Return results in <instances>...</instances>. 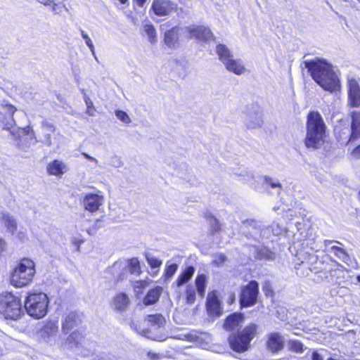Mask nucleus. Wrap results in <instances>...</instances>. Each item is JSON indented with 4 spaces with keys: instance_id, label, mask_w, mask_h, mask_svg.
Segmentation results:
<instances>
[{
    "instance_id": "obj_1",
    "label": "nucleus",
    "mask_w": 360,
    "mask_h": 360,
    "mask_svg": "<svg viewBox=\"0 0 360 360\" xmlns=\"http://www.w3.org/2000/svg\"><path fill=\"white\" fill-rule=\"evenodd\" d=\"M304 64L313 79L324 90L333 92L338 89L339 79L330 63L317 58L311 60H305Z\"/></svg>"
},
{
    "instance_id": "obj_2",
    "label": "nucleus",
    "mask_w": 360,
    "mask_h": 360,
    "mask_svg": "<svg viewBox=\"0 0 360 360\" xmlns=\"http://www.w3.org/2000/svg\"><path fill=\"white\" fill-rule=\"evenodd\" d=\"M307 134L304 144L309 148L316 149L323 142L326 125L321 114L317 111H310L307 117Z\"/></svg>"
},
{
    "instance_id": "obj_3",
    "label": "nucleus",
    "mask_w": 360,
    "mask_h": 360,
    "mask_svg": "<svg viewBox=\"0 0 360 360\" xmlns=\"http://www.w3.org/2000/svg\"><path fill=\"white\" fill-rule=\"evenodd\" d=\"M35 274V265L32 260L24 258L11 273V284L16 288H22L30 283Z\"/></svg>"
},
{
    "instance_id": "obj_4",
    "label": "nucleus",
    "mask_w": 360,
    "mask_h": 360,
    "mask_svg": "<svg viewBox=\"0 0 360 360\" xmlns=\"http://www.w3.org/2000/svg\"><path fill=\"white\" fill-rule=\"evenodd\" d=\"M49 297L44 292L29 293L25 301V309L28 315L40 319L47 314Z\"/></svg>"
},
{
    "instance_id": "obj_5",
    "label": "nucleus",
    "mask_w": 360,
    "mask_h": 360,
    "mask_svg": "<svg viewBox=\"0 0 360 360\" xmlns=\"http://www.w3.org/2000/svg\"><path fill=\"white\" fill-rule=\"evenodd\" d=\"M257 330V326L251 323L241 331L232 333L228 338L230 347L238 353L246 352L250 348V342L256 335Z\"/></svg>"
},
{
    "instance_id": "obj_6",
    "label": "nucleus",
    "mask_w": 360,
    "mask_h": 360,
    "mask_svg": "<svg viewBox=\"0 0 360 360\" xmlns=\"http://www.w3.org/2000/svg\"><path fill=\"white\" fill-rule=\"evenodd\" d=\"M22 314L20 300L11 292L0 295V314L8 320H17Z\"/></svg>"
},
{
    "instance_id": "obj_7",
    "label": "nucleus",
    "mask_w": 360,
    "mask_h": 360,
    "mask_svg": "<svg viewBox=\"0 0 360 360\" xmlns=\"http://www.w3.org/2000/svg\"><path fill=\"white\" fill-rule=\"evenodd\" d=\"M259 293V284L255 281H250L242 288L240 296L241 307H249L255 305Z\"/></svg>"
},
{
    "instance_id": "obj_8",
    "label": "nucleus",
    "mask_w": 360,
    "mask_h": 360,
    "mask_svg": "<svg viewBox=\"0 0 360 360\" xmlns=\"http://www.w3.org/2000/svg\"><path fill=\"white\" fill-rule=\"evenodd\" d=\"M245 124L248 129H256L262 126L263 115L257 105H251L247 108Z\"/></svg>"
},
{
    "instance_id": "obj_9",
    "label": "nucleus",
    "mask_w": 360,
    "mask_h": 360,
    "mask_svg": "<svg viewBox=\"0 0 360 360\" xmlns=\"http://www.w3.org/2000/svg\"><path fill=\"white\" fill-rule=\"evenodd\" d=\"M178 5L170 0H153L151 11L155 15L167 16L177 10Z\"/></svg>"
},
{
    "instance_id": "obj_10",
    "label": "nucleus",
    "mask_w": 360,
    "mask_h": 360,
    "mask_svg": "<svg viewBox=\"0 0 360 360\" xmlns=\"http://www.w3.org/2000/svg\"><path fill=\"white\" fill-rule=\"evenodd\" d=\"M323 245L326 248L325 251L329 254L334 255L339 259L345 263H348L349 256L345 249L337 245H343L340 241L335 240H325Z\"/></svg>"
},
{
    "instance_id": "obj_11",
    "label": "nucleus",
    "mask_w": 360,
    "mask_h": 360,
    "mask_svg": "<svg viewBox=\"0 0 360 360\" xmlns=\"http://www.w3.org/2000/svg\"><path fill=\"white\" fill-rule=\"evenodd\" d=\"M348 101L352 108L360 106V86L359 82L354 78H350L347 82Z\"/></svg>"
},
{
    "instance_id": "obj_12",
    "label": "nucleus",
    "mask_w": 360,
    "mask_h": 360,
    "mask_svg": "<svg viewBox=\"0 0 360 360\" xmlns=\"http://www.w3.org/2000/svg\"><path fill=\"white\" fill-rule=\"evenodd\" d=\"M186 30L189 33L191 38H195L201 41H207L214 37L212 31L205 26L193 25L186 27Z\"/></svg>"
},
{
    "instance_id": "obj_13",
    "label": "nucleus",
    "mask_w": 360,
    "mask_h": 360,
    "mask_svg": "<svg viewBox=\"0 0 360 360\" xmlns=\"http://www.w3.org/2000/svg\"><path fill=\"white\" fill-rule=\"evenodd\" d=\"M103 200L102 195L89 193L84 196L82 204L85 210L93 212L99 209L103 202Z\"/></svg>"
},
{
    "instance_id": "obj_14",
    "label": "nucleus",
    "mask_w": 360,
    "mask_h": 360,
    "mask_svg": "<svg viewBox=\"0 0 360 360\" xmlns=\"http://www.w3.org/2000/svg\"><path fill=\"white\" fill-rule=\"evenodd\" d=\"M168 23H164L160 25L162 31H165V43L169 48H174L178 44L179 41V27H173L169 30Z\"/></svg>"
},
{
    "instance_id": "obj_15",
    "label": "nucleus",
    "mask_w": 360,
    "mask_h": 360,
    "mask_svg": "<svg viewBox=\"0 0 360 360\" xmlns=\"http://www.w3.org/2000/svg\"><path fill=\"white\" fill-rule=\"evenodd\" d=\"M206 307L207 312L210 316H221V303L217 297V291H212L208 293L206 302Z\"/></svg>"
},
{
    "instance_id": "obj_16",
    "label": "nucleus",
    "mask_w": 360,
    "mask_h": 360,
    "mask_svg": "<svg viewBox=\"0 0 360 360\" xmlns=\"http://www.w3.org/2000/svg\"><path fill=\"white\" fill-rule=\"evenodd\" d=\"M58 326L56 321H48L39 331V336L45 341L50 342L56 337Z\"/></svg>"
},
{
    "instance_id": "obj_17",
    "label": "nucleus",
    "mask_w": 360,
    "mask_h": 360,
    "mask_svg": "<svg viewBox=\"0 0 360 360\" xmlns=\"http://www.w3.org/2000/svg\"><path fill=\"white\" fill-rule=\"evenodd\" d=\"M284 347V338L278 333L269 334L267 340V348L272 352H277L283 349Z\"/></svg>"
},
{
    "instance_id": "obj_18",
    "label": "nucleus",
    "mask_w": 360,
    "mask_h": 360,
    "mask_svg": "<svg viewBox=\"0 0 360 360\" xmlns=\"http://www.w3.org/2000/svg\"><path fill=\"white\" fill-rule=\"evenodd\" d=\"M82 322L80 316L75 311L69 313L65 318L62 325V330L65 333H68L75 326H77Z\"/></svg>"
},
{
    "instance_id": "obj_19",
    "label": "nucleus",
    "mask_w": 360,
    "mask_h": 360,
    "mask_svg": "<svg viewBox=\"0 0 360 360\" xmlns=\"http://www.w3.org/2000/svg\"><path fill=\"white\" fill-rule=\"evenodd\" d=\"M243 321V316L240 313H234L229 316L224 324V328L227 331L238 330Z\"/></svg>"
},
{
    "instance_id": "obj_20",
    "label": "nucleus",
    "mask_w": 360,
    "mask_h": 360,
    "mask_svg": "<svg viewBox=\"0 0 360 360\" xmlns=\"http://www.w3.org/2000/svg\"><path fill=\"white\" fill-rule=\"evenodd\" d=\"M360 137V112H352L351 134L349 141H353Z\"/></svg>"
},
{
    "instance_id": "obj_21",
    "label": "nucleus",
    "mask_w": 360,
    "mask_h": 360,
    "mask_svg": "<svg viewBox=\"0 0 360 360\" xmlns=\"http://www.w3.org/2000/svg\"><path fill=\"white\" fill-rule=\"evenodd\" d=\"M227 70L234 73L236 75H243L246 69L240 59H233V58L224 64Z\"/></svg>"
},
{
    "instance_id": "obj_22",
    "label": "nucleus",
    "mask_w": 360,
    "mask_h": 360,
    "mask_svg": "<svg viewBox=\"0 0 360 360\" xmlns=\"http://www.w3.org/2000/svg\"><path fill=\"white\" fill-rule=\"evenodd\" d=\"M195 271V268L193 266H187L181 271L176 281L172 284V286L176 285L177 288H179L187 283L193 277Z\"/></svg>"
},
{
    "instance_id": "obj_23",
    "label": "nucleus",
    "mask_w": 360,
    "mask_h": 360,
    "mask_svg": "<svg viewBox=\"0 0 360 360\" xmlns=\"http://www.w3.org/2000/svg\"><path fill=\"white\" fill-rule=\"evenodd\" d=\"M162 288L160 286H156L150 289L145 296L143 303L146 305H152L156 303L162 294Z\"/></svg>"
},
{
    "instance_id": "obj_24",
    "label": "nucleus",
    "mask_w": 360,
    "mask_h": 360,
    "mask_svg": "<svg viewBox=\"0 0 360 360\" xmlns=\"http://www.w3.org/2000/svg\"><path fill=\"white\" fill-rule=\"evenodd\" d=\"M129 304V299L124 293L117 294L113 299L112 307L115 311H124Z\"/></svg>"
},
{
    "instance_id": "obj_25",
    "label": "nucleus",
    "mask_w": 360,
    "mask_h": 360,
    "mask_svg": "<svg viewBox=\"0 0 360 360\" xmlns=\"http://www.w3.org/2000/svg\"><path fill=\"white\" fill-rule=\"evenodd\" d=\"M216 52L219 59L224 64L233 58V54L230 49L224 44H219L216 47Z\"/></svg>"
},
{
    "instance_id": "obj_26",
    "label": "nucleus",
    "mask_w": 360,
    "mask_h": 360,
    "mask_svg": "<svg viewBox=\"0 0 360 360\" xmlns=\"http://www.w3.org/2000/svg\"><path fill=\"white\" fill-rule=\"evenodd\" d=\"M84 340V334L78 330H75L68 337L66 343L70 348H73L82 345Z\"/></svg>"
},
{
    "instance_id": "obj_27",
    "label": "nucleus",
    "mask_w": 360,
    "mask_h": 360,
    "mask_svg": "<svg viewBox=\"0 0 360 360\" xmlns=\"http://www.w3.org/2000/svg\"><path fill=\"white\" fill-rule=\"evenodd\" d=\"M207 276L202 274L197 276L195 280V284L196 287V290L200 297H203L205 293V289L207 287Z\"/></svg>"
},
{
    "instance_id": "obj_28",
    "label": "nucleus",
    "mask_w": 360,
    "mask_h": 360,
    "mask_svg": "<svg viewBox=\"0 0 360 360\" xmlns=\"http://www.w3.org/2000/svg\"><path fill=\"white\" fill-rule=\"evenodd\" d=\"M4 110L6 112V122L4 124V129H9L13 125L15 124V121L13 120V115L14 112L16 111V108L11 105V104H6L4 106Z\"/></svg>"
},
{
    "instance_id": "obj_29",
    "label": "nucleus",
    "mask_w": 360,
    "mask_h": 360,
    "mask_svg": "<svg viewBox=\"0 0 360 360\" xmlns=\"http://www.w3.org/2000/svg\"><path fill=\"white\" fill-rule=\"evenodd\" d=\"M64 167L63 162L56 160L48 165L47 170L50 174L57 176L63 174Z\"/></svg>"
},
{
    "instance_id": "obj_30",
    "label": "nucleus",
    "mask_w": 360,
    "mask_h": 360,
    "mask_svg": "<svg viewBox=\"0 0 360 360\" xmlns=\"http://www.w3.org/2000/svg\"><path fill=\"white\" fill-rule=\"evenodd\" d=\"M206 335L207 334L205 333L193 330L187 334H185L184 335V339L189 342H195L197 344H201L202 342L205 340V338L202 336Z\"/></svg>"
},
{
    "instance_id": "obj_31",
    "label": "nucleus",
    "mask_w": 360,
    "mask_h": 360,
    "mask_svg": "<svg viewBox=\"0 0 360 360\" xmlns=\"http://www.w3.org/2000/svg\"><path fill=\"white\" fill-rule=\"evenodd\" d=\"M146 321L156 328L162 327L165 323V319L161 314L148 315Z\"/></svg>"
},
{
    "instance_id": "obj_32",
    "label": "nucleus",
    "mask_w": 360,
    "mask_h": 360,
    "mask_svg": "<svg viewBox=\"0 0 360 360\" xmlns=\"http://www.w3.org/2000/svg\"><path fill=\"white\" fill-rule=\"evenodd\" d=\"M178 270V264H172L170 261H167L165 265L164 276L166 280L171 279Z\"/></svg>"
},
{
    "instance_id": "obj_33",
    "label": "nucleus",
    "mask_w": 360,
    "mask_h": 360,
    "mask_svg": "<svg viewBox=\"0 0 360 360\" xmlns=\"http://www.w3.org/2000/svg\"><path fill=\"white\" fill-rule=\"evenodd\" d=\"M127 268V271L132 274H139L141 272L140 263L136 258H132L129 260Z\"/></svg>"
},
{
    "instance_id": "obj_34",
    "label": "nucleus",
    "mask_w": 360,
    "mask_h": 360,
    "mask_svg": "<svg viewBox=\"0 0 360 360\" xmlns=\"http://www.w3.org/2000/svg\"><path fill=\"white\" fill-rule=\"evenodd\" d=\"M195 301V289L192 285H188L186 289V302L193 304Z\"/></svg>"
},
{
    "instance_id": "obj_35",
    "label": "nucleus",
    "mask_w": 360,
    "mask_h": 360,
    "mask_svg": "<svg viewBox=\"0 0 360 360\" xmlns=\"http://www.w3.org/2000/svg\"><path fill=\"white\" fill-rule=\"evenodd\" d=\"M264 181L265 184H266L267 185H269L272 188H278L277 194L280 195V193L282 191V186L279 183L278 179H274L269 176H264Z\"/></svg>"
},
{
    "instance_id": "obj_36",
    "label": "nucleus",
    "mask_w": 360,
    "mask_h": 360,
    "mask_svg": "<svg viewBox=\"0 0 360 360\" xmlns=\"http://www.w3.org/2000/svg\"><path fill=\"white\" fill-rule=\"evenodd\" d=\"M144 32L148 36V40L150 43H155L157 41L156 31L153 25H146L144 26Z\"/></svg>"
},
{
    "instance_id": "obj_37",
    "label": "nucleus",
    "mask_w": 360,
    "mask_h": 360,
    "mask_svg": "<svg viewBox=\"0 0 360 360\" xmlns=\"http://www.w3.org/2000/svg\"><path fill=\"white\" fill-rule=\"evenodd\" d=\"M145 256L148 264L153 269L159 268L162 264V260L155 257L150 253H146Z\"/></svg>"
},
{
    "instance_id": "obj_38",
    "label": "nucleus",
    "mask_w": 360,
    "mask_h": 360,
    "mask_svg": "<svg viewBox=\"0 0 360 360\" xmlns=\"http://www.w3.org/2000/svg\"><path fill=\"white\" fill-rule=\"evenodd\" d=\"M4 221L5 226H6V228L8 229V230L10 232L13 233L16 230V228H17L16 222L13 217L9 216V215H6L4 217Z\"/></svg>"
},
{
    "instance_id": "obj_39",
    "label": "nucleus",
    "mask_w": 360,
    "mask_h": 360,
    "mask_svg": "<svg viewBox=\"0 0 360 360\" xmlns=\"http://www.w3.org/2000/svg\"><path fill=\"white\" fill-rule=\"evenodd\" d=\"M80 31H81V34H82V38L84 39L86 44L89 48V49L91 51L92 55L94 56L95 60L96 61H98V58H97V57L96 56V53H95V50H94V46L93 44V42H92L91 39H90V37L88 36V34L84 30H80Z\"/></svg>"
},
{
    "instance_id": "obj_40",
    "label": "nucleus",
    "mask_w": 360,
    "mask_h": 360,
    "mask_svg": "<svg viewBox=\"0 0 360 360\" xmlns=\"http://www.w3.org/2000/svg\"><path fill=\"white\" fill-rule=\"evenodd\" d=\"M289 347L291 350L297 353H302L304 350V345L299 340H290Z\"/></svg>"
},
{
    "instance_id": "obj_41",
    "label": "nucleus",
    "mask_w": 360,
    "mask_h": 360,
    "mask_svg": "<svg viewBox=\"0 0 360 360\" xmlns=\"http://www.w3.org/2000/svg\"><path fill=\"white\" fill-rule=\"evenodd\" d=\"M50 6L51 11L54 14H60L62 12V9L65 8L68 11L66 6L63 3L56 4L54 0Z\"/></svg>"
},
{
    "instance_id": "obj_42",
    "label": "nucleus",
    "mask_w": 360,
    "mask_h": 360,
    "mask_svg": "<svg viewBox=\"0 0 360 360\" xmlns=\"http://www.w3.org/2000/svg\"><path fill=\"white\" fill-rule=\"evenodd\" d=\"M115 115L120 121L125 124H129L131 122V119L129 116L124 111L117 110L115 111Z\"/></svg>"
},
{
    "instance_id": "obj_43",
    "label": "nucleus",
    "mask_w": 360,
    "mask_h": 360,
    "mask_svg": "<svg viewBox=\"0 0 360 360\" xmlns=\"http://www.w3.org/2000/svg\"><path fill=\"white\" fill-rule=\"evenodd\" d=\"M41 126L44 131L55 132L56 131V127L46 120L42 121Z\"/></svg>"
},
{
    "instance_id": "obj_44",
    "label": "nucleus",
    "mask_w": 360,
    "mask_h": 360,
    "mask_svg": "<svg viewBox=\"0 0 360 360\" xmlns=\"http://www.w3.org/2000/svg\"><path fill=\"white\" fill-rule=\"evenodd\" d=\"M102 226V220L97 219L91 228H89L86 230L87 233L89 235H94L95 233Z\"/></svg>"
},
{
    "instance_id": "obj_45",
    "label": "nucleus",
    "mask_w": 360,
    "mask_h": 360,
    "mask_svg": "<svg viewBox=\"0 0 360 360\" xmlns=\"http://www.w3.org/2000/svg\"><path fill=\"white\" fill-rule=\"evenodd\" d=\"M43 139H41V142L44 143L47 146H51L52 145L51 141V133L49 131H44Z\"/></svg>"
},
{
    "instance_id": "obj_46",
    "label": "nucleus",
    "mask_w": 360,
    "mask_h": 360,
    "mask_svg": "<svg viewBox=\"0 0 360 360\" xmlns=\"http://www.w3.org/2000/svg\"><path fill=\"white\" fill-rule=\"evenodd\" d=\"M226 260V257L224 254H219L215 256L213 262L217 266L221 265Z\"/></svg>"
},
{
    "instance_id": "obj_47",
    "label": "nucleus",
    "mask_w": 360,
    "mask_h": 360,
    "mask_svg": "<svg viewBox=\"0 0 360 360\" xmlns=\"http://www.w3.org/2000/svg\"><path fill=\"white\" fill-rule=\"evenodd\" d=\"M210 224L212 228L215 232H217L220 230V224L219 221L213 218L212 221H210Z\"/></svg>"
},
{
    "instance_id": "obj_48",
    "label": "nucleus",
    "mask_w": 360,
    "mask_h": 360,
    "mask_svg": "<svg viewBox=\"0 0 360 360\" xmlns=\"http://www.w3.org/2000/svg\"><path fill=\"white\" fill-rule=\"evenodd\" d=\"M37 3L43 4L45 6H51L53 0H35Z\"/></svg>"
},
{
    "instance_id": "obj_49",
    "label": "nucleus",
    "mask_w": 360,
    "mask_h": 360,
    "mask_svg": "<svg viewBox=\"0 0 360 360\" xmlns=\"http://www.w3.org/2000/svg\"><path fill=\"white\" fill-rule=\"evenodd\" d=\"M97 360H113V358L108 354H103L98 356Z\"/></svg>"
},
{
    "instance_id": "obj_50",
    "label": "nucleus",
    "mask_w": 360,
    "mask_h": 360,
    "mask_svg": "<svg viewBox=\"0 0 360 360\" xmlns=\"http://www.w3.org/2000/svg\"><path fill=\"white\" fill-rule=\"evenodd\" d=\"M311 359L312 360H323L322 356L316 351H314L312 352Z\"/></svg>"
},
{
    "instance_id": "obj_51",
    "label": "nucleus",
    "mask_w": 360,
    "mask_h": 360,
    "mask_svg": "<svg viewBox=\"0 0 360 360\" xmlns=\"http://www.w3.org/2000/svg\"><path fill=\"white\" fill-rule=\"evenodd\" d=\"M82 155L89 160L94 162L96 165L98 164V160L94 157L90 156L87 153H83Z\"/></svg>"
},
{
    "instance_id": "obj_52",
    "label": "nucleus",
    "mask_w": 360,
    "mask_h": 360,
    "mask_svg": "<svg viewBox=\"0 0 360 360\" xmlns=\"http://www.w3.org/2000/svg\"><path fill=\"white\" fill-rule=\"evenodd\" d=\"M353 154L358 158H360V145L354 150Z\"/></svg>"
},
{
    "instance_id": "obj_53",
    "label": "nucleus",
    "mask_w": 360,
    "mask_h": 360,
    "mask_svg": "<svg viewBox=\"0 0 360 360\" xmlns=\"http://www.w3.org/2000/svg\"><path fill=\"white\" fill-rule=\"evenodd\" d=\"M133 1H135L136 3V4L138 6H139L140 7L143 6L145 3L147 1V0H133Z\"/></svg>"
},
{
    "instance_id": "obj_54",
    "label": "nucleus",
    "mask_w": 360,
    "mask_h": 360,
    "mask_svg": "<svg viewBox=\"0 0 360 360\" xmlns=\"http://www.w3.org/2000/svg\"><path fill=\"white\" fill-rule=\"evenodd\" d=\"M139 333L143 336H146L148 338H152L150 336L148 335L149 331L148 330H142L141 332Z\"/></svg>"
},
{
    "instance_id": "obj_55",
    "label": "nucleus",
    "mask_w": 360,
    "mask_h": 360,
    "mask_svg": "<svg viewBox=\"0 0 360 360\" xmlns=\"http://www.w3.org/2000/svg\"><path fill=\"white\" fill-rule=\"evenodd\" d=\"M85 103H86V105H87L88 108H89L90 107H91V106H92V105H93V103H92V101L90 100V98H85Z\"/></svg>"
},
{
    "instance_id": "obj_56",
    "label": "nucleus",
    "mask_w": 360,
    "mask_h": 360,
    "mask_svg": "<svg viewBox=\"0 0 360 360\" xmlns=\"http://www.w3.org/2000/svg\"><path fill=\"white\" fill-rule=\"evenodd\" d=\"M245 223L248 224L250 226H254V225L255 224V221L254 220H250V221H246Z\"/></svg>"
},
{
    "instance_id": "obj_57",
    "label": "nucleus",
    "mask_w": 360,
    "mask_h": 360,
    "mask_svg": "<svg viewBox=\"0 0 360 360\" xmlns=\"http://www.w3.org/2000/svg\"><path fill=\"white\" fill-rule=\"evenodd\" d=\"M273 232L275 235H278L280 234V231L279 230H274L273 229Z\"/></svg>"
},
{
    "instance_id": "obj_58",
    "label": "nucleus",
    "mask_w": 360,
    "mask_h": 360,
    "mask_svg": "<svg viewBox=\"0 0 360 360\" xmlns=\"http://www.w3.org/2000/svg\"><path fill=\"white\" fill-rule=\"evenodd\" d=\"M148 356H150V358H154L155 354H153L151 352H148Z\"/></svg>"
},
{
    "instance_id": "obj_59",
    "label": "nucleus",
    "mask_w": 360,
    "mask_h": 360,
    "mask_svg": "<svg viewBox=\"0 0 360 360\" xmlns=\"http://www.w3.org/2000/svg\"><path fill=\"white\" fill-rule=\"evenodd\" d=\"M128 0H119L121 4H126Z\"/></svg>"
},
{
    "instance_id": "obj_60",
    "label": "nucleus",
    "mask_w": 360,
    "mask_h": 360,
    "mask_svg": "<svg viewBox=\"0 0 360 360\" xmlns=\"http://www.w3.org/2000/svg\"><path fill=\"white\" fill-rule=\"evenodd\" d=\"M357 281L360 283V275L357 276Z\"/></svg>"
},
{
    "instance_id": "obj_61",
    "label": "nucleus",
    "mask_w": 360,
    "mask_h": 360,
    "mask_svg": "<svg viewBox=\"0 0 360 360\" xmlns=\"http://www.w3.org/2000/svg\"><path fill=\"white\" fill-rule=\"evenodd\" d=\"M134 323H132L131 324V328H134Z\"/></svg>"
},
{
    "instance_id": "obj_62",
    "label": "nucleus",
    "mask_w": 360,
    "mask_h": 360,
    "mask_svg": "<svg viewBox=\"0 0 360 360\" xmlns=\"http://www.w3.org/2000/svg\"><path fill=\"white\" fill-rule=\"evenodd\" d=\"M117 265H118V264H117V263H115L114 266H117Z\"/></svg>"
}]
</instances>
